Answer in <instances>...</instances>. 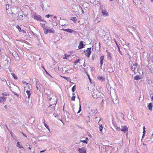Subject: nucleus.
<instances>
[{
    "mask_svg": "<svg viewBox=\"0 0 153 153\" xmlns=\"http://www.w3.org/2000/svg\"><path fill=\"white\" fill-rule=\"evenodd\" d=\"M85 60L83 58H80L75 61L74 65L77 69L80 70L82 72H85L86 70L84 68L85 67Z\"/></svg>",
    "mask_w": 153,
    "mask_h": 153,
    "instance_id": "1",
    "label": "nucleus"
},
{
    "mask_svg": "<svg viewBox=\"0 0 153 153\" xmlns=\"http://www.w3.org/2000/svg\"><path fill=\"white\" fill-rule=\"evenodd\" d=\"M92 95L93 97L96 99L98 98H103L104 96L103 94L101 92V89H100L94 90Z\"/></svg>",
    "mask_w": 153,
    "mask_h": 153,
    "instance_id": "2",
    "label": "nucleus"
},
{
    "mask_svg": "<svg viewBox=\"0 0 153 153\" xmlns=\"http://www.w3.org/2000/svg\"><path fill=\"white\" fill-rule=\"evenodd\" d=\"M16 8V7L15 8L14 7H12L8 4L6 5V8L7 12L8 15L9 16L11 15L13 13L14 10Z\"/></svg>",
    "mask_w": 153,
    "mask_h": 153,
    "instance_id": "3",
    "label": "nucleus"
},
{
    "mask_svg": "<svg viewBox=\"0 0 153 153\" xmlns=\"http://www.w3.org/2000/svg\"><path fill=\"white\" fill-rule=\"evenodd\" d=\"M32 18L35 19L40 21H43V19L42 18V17L39 15H38L36 13H34L32 16Z\"/></svg>",
    "mask_w": 153,
    "mask_h": 153,
    "instance_id": "4",
    "label": "nucleus"
},
{
    "mask_svg": "<svg viewBox=\"0 0 153 153\" xmlns=\"http://www.w3.org/2000/svg\"><path fill=\"white\" fill-rule=\"evenodd\" d=\"M91 52V48H88L85 51V55L86 56L89 57Z\"/></svg>",
    "mask_w": 153,
    "mask_h": 153,
    "instance_id": "5",
    "label": "nucleus"
},
{
    "mask_svg": "<svg viewBox=\"0 0 153 153\" xmlns=\"http://www.w3.org/2000/svg\"><path fill=\"white\" fill-rule=\"evenodd\" d=\"M121 131L124 132L126 134H128V128L126 126H122L121 127Z\"/></svg>",
    "mask_w": 153,
    "mask_h": 153,
    "instance_id": "6",
    "label": "nucleus"
},
{
    "mask_svg": "<svg viewBox=\"0 0 153 153\" xmlns=\"http://www.w3.org/2000/svg\"><path fill=\"white\" fill-rule=\"evenodd\" d=\"M57 98H56V97H55L54 98H53L52 99V101L51 102V103L50 104L49 106V107H50L53 105H55V106L57 103Z\"/></svg>",
    "mask_w": 153,
    "mask_h": 153,
    "instance_id": "7",
    "label": "nucleus"
},
{
    "mask_svg": "<svg viewBox=\"0 0 153 153\" xmlns=\"http://www.w3.org/2000/svg\"><path fill=\"white\" fill-rule=\"evenodd\" d=\"M28 87L29 88L28 89V90L26 91V92L28 95V98H29L31 95L30 90H31L32 88V86L31 85H28Z\"/></svg>",
    "mask_w": 153,
    "mask_h": 153,
    "instance_id": "8",
    "label": "nucleus"
},
{
    "mask_svg": "<svg viewBox=\"0 0 153 153\" xmlns=\"http://www.w3.org/2000/svg\"><path fill=\"white\" fill-rule=\"evenodd\" d=\"M78 151L79 153H86V150L84 148L82 147V148H79L78 149Z\"/></svg>",
    "mask_w": 153,
    "mask_h": 153,
    "instance_id": "9",
    "label": "nucleus"
},
{
    "mask_svg": "<svg viewBox=\"0 0 153 153\" xmlns=\"http://www.w3.org/2000/svg\"><path fill=\"white\" fill-rule=\"evenodd\" d=\"M102 15L104 16H107L108 15V13L107 11L105 9H102Z\"/></svg>",
    "mask_w": 153,
    "mask_h": 153,
    "instance_id": "10",
    "label": "nucleus"
},
{
    "mask_svg": "<svg viewBox=\"0 0 153 153\" xmlns=\"http://www.w3.org/2000/svg\"><path fill=\"white\" fill-rule=\"evenodd\" d=\"M61 30H62L70 33H73L74 31H73V30L70 29H64L62 28L61 29Z\"/></svg>",
    "mask_w": 153,
    "mask_h": 153,
    "instance_id": "11",
    "label": "nucleus"
},
{
    "mask_svg": "<svg viewBox=\"0 0 153 153\" xmlns=\"http://www.w3.org/2000/svg\"><path fill=\"white\" fill-rule=\"evenodd\" d=\"M152 102H150L147 105V107L149 109L150 111H152Z\"/></svg>",
    "mask_w": 153,
    "mask_h": 153,
    "instance_id": "12",
    "label": "nucleus"
},
{
    "mask_svg": "<svg viewBox=\"0 0 153 153\" xmlns=\"http://www.w3.org/2000/svg\"><path fill=\"white\" fill-rule=\"evenodd\" d=\"M83 47V43L82 41H80L79 45L78 46V48L79 49L82 48Z\"/></svg>",
    "mask_w": 153,
    "mask_h": 153,
    "instance_id": "13",
    "label": "nucleus"
},
{
    "mask_svg": "<svg viewBox=\"0 0 153 153\" xmlns=\"http://www.w3.org/2000/svg\"><path fill=\"white\" fill-rule=\"evenodd\" d=\"M98 79L102 81H104L105 80V78L102 76H98Z\"/></svg>",
    "mask_w": 153,
    "mask_h": 153,
    "instance_id": "14",
    "label": "nucleus"
},
{
    "mask_svg": "<svg viewBox=\"0 0 153 153\" xmlns=\"http://www.w3.org/2000/svg\"><path fill=\"white\" fill-rule=\"evenodd\" d=\"M113 40H114V42L117 45V47H118V48L119 49V51L120 52V44H117V42L116 41V39H114Z\"/></svg>",
    "mask_w": 153,
    "mask_h": 153,
    "instance_id": "15",
    "label": "nucleus"
},
{
    "mask_svg": "<svg viewBox=\"0 0 153 153\" xmlns=\"http://www.w3.org/2000/svg\"><path fill=\"white\" fill-rule=\"evenodd\" d=\"M45 120H44V119H43V123L44 124V125L45 126V127H46V128L48 130H49V131H50V128H49V127L48 126V125H47V124L45 123Z\"/></svg>",
    "mask_w": 153,
    "mask_h": 153,
    "instance_id": "16",
    "label": "nucleus"
},
{
    "mask_svg": "<svg viewBox=\"0 0 153 153\" xmlns=\"http://www.w3.org/2000/svg\"><path fill=\"white\" fill-rule=\"evenodd\" d=\"M62 77L64 78V79L67 80V81L69 82H71V79L69 77H66V76H63Z\"/></svg>",
    "mask_w": 153,
    "mask_h": 153,
    "instance_id": "17",
    "label": "nucleus"
},
{
    "mask_svg": "<svg viewBox=\"0 0 153 153\" xmlns=\"http://www.w3.org/2000/svg\"><path fill=\"white\" fill-rule=\"evenodd\" d=\"M16 146L19 148H23V147L20 144L19 142L17 143Z\"/></svg>",
    "mask_w": 153,
    "mask_h": 153,
    "instance_id": "18",
    "label": "nucleus"
},
{
    "mask_svg": "<svg viewBox=\"0 0 153 153\" xmlns=\"http://www.w3.org/2000/svg\"><path fill=\"white\" fill-rule=\"evenodd\" d=\"M48 33H54V30L53 29H48Z\"/></svg>",
    "mask_w": 153,
    "mask_h": 153,
    "instance_id": "19",
    "label": "nucleus"
},
{
    "mask_svg": "<svg viewBox=\"0 0 153 153\" xmlns=\"http://www.w3.org/2000/svg\"><path fill=\"white\" fill-rule=\"evenodd\" d=\"M43 30L45 33L46 34H47L48 33V29L45 28H44Z\"/></svg>",
    "mask_w": 153,
    "mask_h": 153,
    "instance_id": "20",
    "label": "nucleus"
},
{
    "mask_svg": "<svg viewBox=\"0 0 153 153\" xmlns=\"http://www.w3.org/2000/svg\"><path fill=\"white\" fill-rule=\"evenodd\" d=\"M140 79V78L139 76H135L134 77V79L135 80H137L138 79Z\"/></svg>",
    "mask_w": 153,
    "mask_h": 153,
    "instance_id": "21",
    "label": "nucleus"
},
{
    "mask_svg": "<svg viewBox=\"0 0 153 153\" xmlns=\"http://www.w3.org/2000/svg\"><path fill=\"white\" fill-rule=\"evenodd\" d=\"M73 96L71 97V100L72 101H75V96L74 95V93H73Z\"/></svg>",
    "mask_w": 153,
    "mask_h": 153,
    "instance_id": "22",
    "label": "nucleus"
},
{
    "mask_svg": "<svg viewBox=\"0 0 153 153\" xmlns=\"http://www.w3.org/2000/svg\"><path fill=\"white\" fill-rule=\"evenodd\" d=\"M99 130L100 131H102L103 129V126L102 124L100 125L99 127Z\"/></svg>",
    "mask_w": 153,
    "mask_h": 153,
    "instance_id": "23",
    "label": "nucleus"
},
{
    "mask_svg": "<svg viewBox=\"0 0 153 153\" xmlns=\"http://www.w3.org/2000/svg\"><path fill=\"white\" fill-rule=\"evenodd\" d=\"M16 27L18 29L19 32H21L22 31L21 29V28L19 26L17 25L16 26Z\"/></svg>",
    "mask_w": 153,
    "mask_h": 153,
    "instance_id": "24",
    "label": "nucleus"
},
{
    "mask_svg": "<svg viewBox=\"0 0 153 153\" xmlns=\"http://www.w3.org/2000/svg\"><path fill=\"white\" fill-rule=\"evenodd\" d=\"M12 76L14 77V78L15 79H17V76L15 75L13 73L12 74Z\"/></svg>",
    "mask_w": 153,
    "mask_h": 153,
    "instance_id": "25",
    "label": "nucleus"
},
{
    "mask_svg": "<svg viewBox=\"0 0 153 153\" xmlns=\"http://www.w3.org/2000/svg\"><path fill=\"white\" fill-rule=\"evenodd\" d=\"M71 19L74 22H75L76 20V17H72Z\"/></svg>",
    "mask_w": 153,
    "mask_h": 153,
    "instance_id": "26",
    "label": "nucleus"
},
{
    "mask_svg": "<svg viewBox=\"0 0 153 153\" xmlns=\"http://www.w3.org/2000/svg\"><path fill=\"white\" fill-rule=\"evenodd\" d=\"M2 84L3 85H6L7 84V82L6 80H2Z\"/></svg>",
    "mask_w": 153,
    "mask_h": 153,
    "instance_id": "27",
    "label": "nucleus"
},
{
    "mask_svg": "<svg viewBox=\"0 0 153 153\" xmlns=\"http://www.w3.org/2000/svg\"><path fill=\"white\" fill-rule=\"evenodd\" d=\"M76 89L75 85L72 88V92H74Z\"/></svg>",
    "mask_w": 153,
    "mask_h": 153,
    "instance_id": "28",
    "label": "nucleus"
},
{
    "mask_svg": "<svg viewBox=\"0 0 153 153\" xmlns=\"http://www.w3.org/2000/svg\"><path fill=\"white\" fill-rule=\"evenodd\" d=\"M19 19H21L22 20H23V15H20V16H19Z\"/></svg>",
    "mask_w": 153,
    "mask_h": 153,
    "instance_id": "29",
    "label": "nucleus"
},
{
    "mask_svg": "<svg viewBox=\"0 0 153 153\" xmlns=\"http://www.w3.org/2000/svg\"><path fill=\"white\" fill-rule=\"evenodd\" d=\"M116 129L118 131H120L121 130V129L119 127H117L116 128Z\"/></svg>",
    "mask_w": 153,
    "mask_h": 153,
    "instance_id": "30",
    "label": "nucleus"
},
{
    "mask_svg": "<svg viewBox=\"0 0 153 153\" xmlns=\"http://www.w3.org/2000/svg\"><path fill=\"white\" fill-rule=\"evenodd\" d=\"M81 105L80 104L79 110L78 112H77V113H79L81 111Z\"/></svg>",
    "mask_w": 153,
    "mask_h": 153,
    "instance_id": "31",
    "label": "nucleus"
},
{
    "mask_svg": "<svg viewBox=\"0 0 153 153\" xmlns=\"http://www.w3.org/2000/svg\"><path fill=\"white\" fill-rule=\"evenodd\" d=\"M6 99V98L5 97H1V101H2L3 100H4Z\"/></svg>",
    "mask_w": 153,
    "mask_h": 153,
    "instance_id": "32",
    "label": "nucleus"
},
{
    "mask_svg": "<svg viewBox=\"0 0 153 153\" xmlns=\"http://www.w3.org/2000/svg\"><path fill=\"white\" fill-rule=\"evenodd\" d=\"M137 63H135L133 65L134 66V68H135V69L137 68Z\"/></svg>",
    "mask_w": 153,
    "mask_h": 153,
    "instance_id": "33",
    "label": "nucleus"
},
{
    "mask_svg": "<svg viewBox=\"0 0 153 153\" xmlns=\"http://www.w3.org/2000/svg\"><path fill=\"white\" fill-rule=\"evenodd\" d=\"M52 15H50L49 14H48L45 16V17L46 18H49L50 16H52Z\"/></svg>",
    "mask_w": 153,
    "mask_h": 153,
    "instance_id": "34",
    "label": "nucleus"
},
{
    "mask_svg": "<svg viewBox=\"0 0 153 153\" xmlns=\"http://www.w3.org/2000/svg\"><path fill=\"white\" fill-rule=\"evenodd\" d=\"M80 142H82V143H85L86 144H87L88 143L87 142V141H86L85 140H81Z\"/></svg>",
    "mask_w": 153,
    "mask_h": 153,
    "instance_id": "35",
    "label": "nucleus"
},
{
    "mask_svg": "<svg viewBox=\"0 0 153 153\" xmlns=\"http://www.w3.org/2000/svg\"><path fill=\"white\" fill-rule=\"evenodd\" d=\"M103 58H102V59H101V60H100V63L101 64V66L102 65V64H103Z\"/></svg>",
    "mask_w": 153,
    "mask_h": 153,
    "instance_id": "36",
    "label": "nucleus"
},
{
    "mask_svg": "<svg viewBox=\"0 0 153 153\" xmlns=\"http://www.w3.org/2000/svg\"><path fill=\"white\" fill-rule=\"evenodd\" d=\"M131 69L132 71H134L135 70V68H134V67H133V66L131 65Z\"/></svg>",
    "mask_w": 153,
    "mask_h": 153,
    "instance_id": "37",
    "label": "nucleus"
},
{
    "mask_svg": "<svg viewBox=\"0 0 153 153\" xmlns=\"http://www.w3.org/2000/svg\"><path fill=\"white\" fill-rule=\"evenodd\" d=\"M17 1V0H11V1L14 3Z\"/></svg>",
    "mask_w": 153,
    "mask_h": 153,
    "instance_id": "38",
    "label": "nucleus"
},
{
    "mask_svg": "<svg viewBox=\"0 0 153 153\" xmlns=\"http://www.w3.org/2000/svg\"><path fill=\"white\" fill-rule=\"evenodd\" d=\"M45 24H42V27L43 28H45Z\"/></svg>",
    "mask_w": 153,
    "mask_h": 153,
    "instance_id": "39",
    "label": "nucleus"
},
{
    "mask_svg": "<svg viewBox=\"0 0 153 153\" xmlns=\"http://www.w3.org/2000/svg\"><path fill=\"white\" fill-rule=\"evenodd\" d=\"M22 82L23 83H24V84H26V85H28V83H27L25 81H23Z\"/></svg>",
    "mask_w": 153,
    "mask_h": 153,
    "instance_id": "40",
    "label": "nucleus"
},
{
    "mask_svg": "<svg viewBox=\"0 0 153 153\" xmlns=\"http://www.w3.org/2000/svg\"><path fill=\"white\" fill-rule=\"evenodd\" d=\"M3 95H4L7 96V93H4V94H3Z\"/></svg>",
    "mask_w": 153,
    "mask_h": 153,
    "instance_id": "41",
    "label": "nucleus"
},
{
    "mask_svg": "<svg viewBox=\"0 0 153 153\" xmlns=\"http://www.w3.org/2000/svg\"><path fill=\"white\" fill-rule=\"evenodd\" d=\"M117 40H120V38L118 36H117Z\"/></svg>",
    "mask_w": 153,
    "mask_h": 153,
    "instance_id": "42",
    "label": "nucleus"
},
{
    "mask_svg": "<svg viewBox=\"0 0 153 153\" xmlns=\"http://www.w3.org/2000/svg\"><path fill=\"white\" fill-rule=\"evenodd\" d=\"M22 134H23V135L24 136H25V137H27V136L25 134H24V133L23 132H22Z\"/></svg>",
    "mask_w": 153,
    "mask_h": 153,
    "instance_id": "43",
    "label": "nucleus"
},
{
    "mask_svg": "<svg viewBox=\"0 0 153 153\" xmlns=\"http://www.w3.org/2000/svg\"><path fill=\"white\" fill-rule=\"evenodd\" d=\"M133 153H139V152L137 151H135Z\"/></svg>",
    "mask_w": 153,
    "mask_h": 153,
    "instance_id": "44",
    "label": "nucleus"
},
{
    "mask_svg": "<svg viewBox=\"0 0 153 153\" xmlns=\"http://www.w3.org/2000/svg\"><path fill=\"white\" fill-rule=\"evenodd\" d=\"M42 9L43 10H44V6H42Z\"/></svg>",
    "mask_w": 153,
    "mask_h": 153,
    "instance_id": "45",
    "label": "nucleus"
},
{
    "mask_svg": "<svg viewBox=\"0 0 153 153\" xmlns=\"http://www.w3.org/2000/svg\"><path fill=\"white\" fill-rule=\"evenodd\" d=\"M45 151V150H42V151L40 152L41 153H42V152H44Z\"/></svg>",
    "mask_w": 153,
    "mask_h": 153,
    "instance_id": "46",
    "label": "nucleus"
},
{
    "mask_svg": "<svg viewBox=\"0 0 153 153\" xmlns=\"http://www.w3.org/2000/svg\"><path fill=\"white\" fill-rule=\"evenodd\" d=\"M108 57L109 56H110V53H108Z\"/></svg>",
    "mask_w": 153,
    "mask_h": 153,
    "instance_id": "47",
    "label": "nucleus"
},
{
    "mask_svg": "<svg viewBox=\"0 0 153 153\" xmlns=\"http://www.w3.org/2000/svg\"><path fill=\"white\" fill-rule=\"evenodd\" d=\"M45 71L47 74H48V73L46 71V70H45Z\"/></svg>",
    "mask_w": 153,
    "mask_h": 153,
    "instance_id": "48",
    "label": "nucleus"
},
{
    "mask_svg": "<svg viewBox=\"0 0 153 153\" xmlns=\"http://www.w3.org/2000/svg\"><path fill=\"white\" fill-rule=\"evenodd\" d=\"M57 18V16H54L53 17V18H55H55Z\"/></svg>",
    "mask_w": 153,
    "mask_h": 153,
    "instance_id": "49",
    "label": "nucleus"
},
{
    "mask_svg": "<svg viewBox=\"0 0 153 153\" xmlns=\"http://www.w3.org/2000/svg\"><path fill=\"white\" fill-rule=\"evenodd\" d=\"M42 68H43V69L45 71V68H44L43 65L42 66Z\"/></svg>",
    "mask_w": 153,
    "mask_h": 153,
    "instance_id": "50",
    "label": "nucleus"
},
{
    "mask_svg": "<svg viewBox=\"0 0 153 153\" xmlns=\"http://www.w3.org/2000/svg\"><path fill=\"white\" fill-rule=\"evenodd\" d=\"M88 140V137H87L86 139H85V140L86 141H87Z\"/></svg>",
    "mask_w": 153,
    "mask_h": 153,
    "instance_id": "51",
    "label": "nucleus"
},
{
    "mask_svg": "<svg viewBox=\"0 0 153 153\" xmlns=\"http://www.w3.org/2000/svg\"><path fill=\"white\" fill-rule=\"evenodd\" d=\"M60 25H61L62 26H63L65 25V24H64H64H61Z\"/></svg>",
    "mask_w": 153,
    "mask_h": 153,
    "instance_id": "52",
    "label": "nucleus"
},
{
    "mask_svg": "<svg viewBox=\"0 0 153 153\" xmlns=\"http://www.w3.org/2000/svg\"><path fill=\"white\" fill-rule=\"evenodd\" d=\"M28 149H30V150H31V148L30 147H29L28 148Z\"/></svg>",
    "mask_w": 153,
    "mask_h": 153,
    "instance_id": "53",
    "label": "nucleus"
},
{
    "mask_svg": "<svg viewBox=\"0 0 153 153\" xmlns=\"http://www.w3.org/2000/svg\"><path fill=\"white\" fill-rule=\"evenodd\" d=\"M143 129H144V131H145L144 130L145 128L144 126L143 127Z\"/></svg>",
    "mask_w": 153,
    "mask_h": 153,
    "instance_id": "54",
    "label": "nucleus"
},
{
    "mask_svg": "<svg viewBox=\"0 0 153 153\" xmlns=\"http://www.w3.org/2000/svg\"><path fill=\"white\" fill-rule=\"evenodd\" d=\"M71 56V55H69L68 56Z\"/></svg>",
    "mask_w": 153,
    "mask_h": 153,
    "instance_id": "55",
    "label": "nucleus"
},
{
    "mask_svg": "<svg viewBox=\"0 0 153 153\" xmlns=\"http://www.w3.org/2000/svg\"><path fill=\"white\" fill-rule=\"evenodd\" d=\"M83 12H84V11H83V10H82V13H83Z\"/></svg>",
    "mask_w": 153,
    "mask_h": 153,
    "instance_id": "56",
    "label": "nucleus"
},
{
    "mask_svg": "<svg viewBox=\"0 0 153 153\" xmlns=\"http://www.w3.org/2000/svg\"><path fill=\"white\" fill-rule=\"evenodd\" d=\"M100 57H101V58L104 57V56H102Z\"/></svg>",
    "mask_w": 153,
    "mask_h": 153,
    "instance_id": "57",
    "label": "nucleus"
},
{
    "mask_svg": "<svg viewBox=\"0 0 153 153\" xmlns=\"http://www.w3.org/2000/svg\"><path fill=\"white\" fill-rule=\"evenodd\" d=\"M51 98H50V99H49V100H51Z\"/></svg>",
    "mask_w": 153,
    "mask_h": 153,
    "instance_id": "58",
    "label": "nucleus"
},
{
    "mask_svg": "<svg viewBox=\"0 0 153 153\" xmlns=\"http://www.w3.org/2000/svg\"><path fill=\"white\" fill-rule=\"evenodd\" d=\"M102 7H103V6H101V8H102Z\"/></svg>",
    "mask_w": 153,
    "mask_h": 153,
    "instance_id": "59",
    "label": "nucleus"
},
{
    "mask_svg": "<svg viewBox=\"0 0 153 153\" xmlns=\"http://www.w3.org/2000/svg\"><path fill=\"white\" fill-rule=\"evenodd\" d=\"M151 0V1L152 2L153 1V0Z\"/></svg>",
    "mask_w": 153,
    "mask_h": 153,
    "instance_id": "60",
    "label": "nucleus"
},
{
    "mask_svg": "<svg viewBox=\"0 0 153 153\" xmlns=\"http://www.w3.org/2000/svg\"><path fill=\"white\" fill-rule=\"evenodd\" d=\"M89 78V80H90V81H91V79H90Z\"/></svg>",
    "mask_w": 153,
    "mask_h": 153,
    "instance_id": "61",
    "label": "nucleus"
},
{
    "mask_svg": "<svg viewBox=\"0 0 153 153\" xmlns=\"http://www.w3.org/2000/svg\"><path fill=\"white\" fill-rule=\"evenodd\" d=\"M113 0H110V1H113Z\"/></svg>",
    "mask_w": 153,
    "mask_h": 153,
    "instance_id": "62",
    "label": "nucleus"
},
{
    "mask_svg": "<svg viewBox=\"0 0 153 153\" xmlns=\"http://www.w3.org/2000/svg\"><path fill=\"white\" fill-rule=\"evenodd\" d=\"M23 31L24 32V30H23Z\"/></svg>",
    "mask_w": 153,
    "mask_h": 153,
    "instance_id": "63",
    "label": "nucleus"
},
{
    "mask_svg": "<svg viewBox=\"0 0 153 153\" xmlns=\"http://www.w3.org/2000/svg\"><path fill=\"white\" fill-rule=\"evenodd\" d=\"M67 58H66L65 59H67ZM64 59H65V58H64Z\"/></svg>",
    "mask_w": 153,
    "mask_h": 153,
    "instance_id": "64",
    "label": "nucleus"
}]
</instances>
